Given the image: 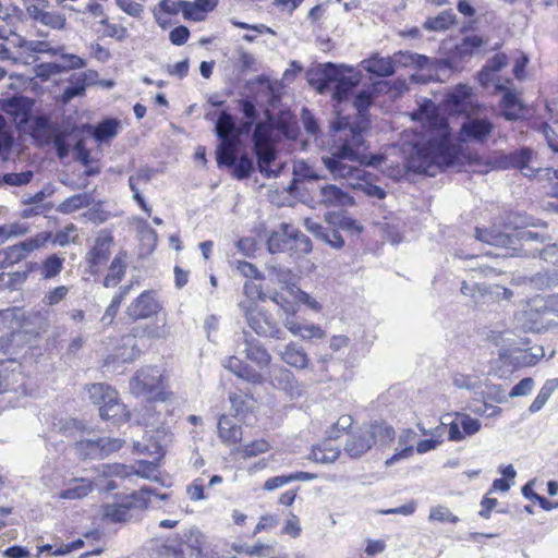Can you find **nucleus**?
I'll list each match as a JSON object with an SVG mask.
<instances>
[{"mask_svg":"<svg viewBox=\"0 0 558 558\" xmlns=\"http://www.w3.org/2000/svg\"><path fill=\"white\" fill-rule=\"evenodd\" d=\"M430 136L412 146L407 160L409 171L435 177L441 169L454 165L457 151L451 143V129L446 118L429 117Z\"/></svg>","mask_w":558,"mask_h":558,"instance_id":"1","label":"nucleus"},{"mask_svg":"<svg viewBox=\"0 0 558 558\" xmlns=\"http://www.w3.org/2000/svg\"><path fill=\"white\" fill-rule=\"evenodd\" d=\"M375 95L371 90L359 92L353 99V107L356 110L354 117L341 116L338 113L333 122V129L342 132L341 148L338 149L340 157H356L359 149L364 145V135L371 128V116L368 109L373 106Z\"/></svg>","mask_w":558,"mask_h":558,"instance_id":"2","label":"nucleus"},{"mask_svg":"<svg viewBox=\"0 0 558 558\" xmlns=\"http://www.w3.org/2000/svg\"><path fill=\"white\" fill-rule=\"evenodd\" d=\"M446 106L451 114L465 116L460 128L461 141L474 143L487 141L494 130V124L488 119L476 116L482 106L474 98L470 86L457 85L447 96Z\"/></svg>","mask_w":558,"mask_h":558,"instance_id":"3","label":"nucleus"},{"mask_svg":"<svg viewBox=\"0 0 558 558\" xmlns=\"http://www.w3.org/2000/svg\"><path fill=\"white\" fill-rule=\"evenodd\" d=\"M305 78L319 94L332 90V100L341 105L359 86L362 74L352 66L327 62L307 69Z\"/></svg>","mask_w":558,"mask_h":558,"instance_id":"4","label":"nucleus"},{"mask_svg":"<svg viewBox=\"0 0 558 558\" xmlns=\"http://www.w3.org/2000/svg\"><path fill=\"white\" fill-rule=\"evenodd\" d=\"M341 148V137H339V143L335 144L331 147L330 156L323 157V162L325 167L329 170V172L333 175V178H360L361 170L357 167L349 165L348 162H359L360 165H365L369 167H378L384 157L380 155H371L367 156L365 151L368 146L366 140L364 138V145L359 149L357 156L352 158L340 157L338 156V149Z\"/></svg>","mask_w":558,"mask_h":558,"instance_id":"5","label":"nucleus"},{"mask_svg":"<svg viewBox=\"0 0 558 558\" xmlns=\"http://www.w3.org/2000/svg\"><path fill=\"white\" fill-rule=\"evenodd\" d=\"M150 495H154L161 500H165L168 497L167 494H156L149 487L144 486L138 492H134L131 495L132 500H129L128 502L108 504L104 506V517L114 523L125 522L130 518L129 512L131 507H147Z\"/></svg>","mask_w":558,"mask_h":558,"instance_id":"6","label":"nucleus"},{"mask_svg":"<svg viewBox=\"0 0 558 558\" xmlns=\"http://www.w3.org/2000/svg\"><path fill=\"white\" fill-rule=\"evenodd\" d=\"M242 144L231 147L226 144V149L216 150V160L218 167H228L233 169V177L238 180H244L251 175L254 170L253 159L247 154H240Z\"/></svg>","mask_w":558,"mask_h":558,"instance_id":"7","label":"nucleus"},{"mask_svg":"<svg viewBox=\"0 0 558 558\" xmlns=\"http://www.w3.org/2000/svg\"><path fill=\"white\" fill-rule=\"evenodd\" d=\"M461 292L469 295L475 303H487L500 299L509 300L512 291L500 284H489L487 281H463Z\"/></svg>","mask_w":558,"mask_h":558,"instance_id":"8","label":"nucleus"},{"mask_svg":"<svg viewBox=\"0 0 558 558\" xmlns=\"http://www.w3.org/2000/svg\"><path fill=\"white\" fill-rule=\"evenodd\" d=\"M50 238V232H40L34 238L0 250V268L9 267L24 259L31 252L47 243Z\"/></svg>","mask_w":558,"mask_h":558,"instance_id":"9","label":"nucleus"},{"mask_svg":"<svg viewBox=\"0 0 558 558\" xmlns=\"http://www.w3.org/2000/svg\"><path fill=\"white\" fill-rule=\"evenodd\" d=\"M533 156V149L521 147L513 151L499 153L495 156L494 165L502 170L520 169L524 175L532 177L535 173V169L530 167Z\"/></svg>","mask_w":558,"mask_h":558,"instance_id":"10","label":"nucleus"},{"mask_svg":"<svg viewBox=\"0 0 558 558\" xmlns=\"http://www.w3.org/2000/svg\"><path fill=\"white\" fill-rule=\"evenodd\" d=\"M124 441L120 438L82 439L76 441L75 447L81 456L90 459H101L117 452Z\"/></svg>","mask_w":558,"mask_h":558,"instance_id":"11","label":"nucleus"},{"mask_svg":"<svg viewBox=\"0 0 558 558\" xmlns=\"http://www.w3.org/2000/svg\"><path fill=\"white\" fill-rule=\"evenodd\" d=\"M448 426V439L450 441H461L465 437H471L481 430L482 424L477 418L471 417L465 413H456L454 420L445 423L441 422L435 430L439 432Z\"/></svg>","mask_w":558,"mask_h":558,"instance_id":"12","label":"nucleus"},{"mask_svg":"<svg viewBox=\"0 0 558 558\" xmlns=\"http://www.w3.org/2000/svg\"><path fill=\"white\" fill-rule=\"evenodd\" d=\"M162 376L157 367H144L140 369L130 383L131 391L137 397L149 399L153 392H157L161 386Z\"/></svg>","mask_w":558,"mask_h":558,"instance_id":"13","label":"nucleus"},{"mask_svg":"<svg viewBox=\"0 0 558 558\" xmlns=\"http://www.w3.org/2000/svg\"><path fill=\"white\" fill-rule=\"evenodd\" d=\"M158 461H140L137 466H126L120 463L113 464H102L99 466V473L105 477L119 476V477H128L131 474L140 475L144 478H154L156 477V465Z\"/></svg>","mask_w":558,"mask_h":558,"instance_id":"14","label":"nucleus"},{"mask_svg":"<svg viewBox=\"0 0 558 558\" xmlns=\"http://www.w3.org/2000/svg\"><path fill=\"white\" fill-rule=\"evenodd\" d=\"M205 536L196 529H191L182 533L181 542L175 548H167V558H186L187 555H201Z\"/></svg>","mask_w":558,"mask_h":558,"instance_id":"15","label":"nucleus"},{"mask_svg":"<svg viewBox=\"0 0 558 558\" xmlns=\"http://www.w3.org/2000/svg\"><path fill=\"white\" fill-rule=\"evenodd\" d=\"M268 379L274 388L284 391L291 398H299L304 392L294 374L283 366L275 367L269 372Z\"/></svg>","mask_w":558,"mask_h":558,"instance_id":"16","label":"nucleus"},{"mask_svg":"<svg viewBox=\"0 0 558 558\" xmlns=\"http://www.w3.org/2000/svg\"><path fill=\"white\" fill-rule=\"evenodd\" d=\"M248 326L262 337L274 339H284V331L278 326L277 322L264 312L252 313L247 316Z\"/></svg>","mask_w":558,"mask_h":558,"instance_id":"17","label":"nucleus"},{"mask_svg":"<svg viewBox=\"0 0 558 558\" xmlns=\"http://www.w3.org/2000/svg\"><path fill=\"white\" fill-rule=\"evenodd\" d=\"M235 130L236 123L233 117L226 111L220 112L215 124V133L220 140V144L216 150L226 149V144H230L231 147L242 144L241 138H238L236 134H234Z\"/></svg>","mask_w":558,"mask_h":558,"instance_id":"18","label":"nucleus"},{"mask_svg":"<svg viewBox=\"0 0 558 558\" xmlns=\"http://www.w3.org/2000/svg\"><path fill=\"white\" fill-rule=\"evenodd\" d=\"M158 310L159 304L155 300L154 294L146 291L132 302V304L126 310V314L130 318L137 320L156 314Z\"/></svg>","mask_w":558,"mask_h":558,"instance_id":"19","label":"nucleus"},{"mask_svg":"<svg viewBox=\"0 0 558 558\" xmlns=\"http://www.w3.org/2000/svg\"><path fill=\"white\" fill-rule=\"evenodd\" d=\"M243 344L242 350L246 357L255 363L262 371L268 368L271 363V355L267 349L256 339L248 337L246 332H243Z\"/></svg>","mask_w":558,"mask_h":558,"instance_id":"20","label":"nucleus"},{"mask_svg":"<svg viewBox=\"0 0 558 558\" xmlns=\"http://www.w3.org/2000/svg\"><path fill=\"white\" fill-rule=\"evenodd\" d=\"M223 366L239 378L248 383L260 385L266 380L265 376L260 372L244 363L236 356H229L226 359Z\"/></svg>","mask_w":558,"mask_h":558,"instance_id":"21","label":"nucleus"},{"mask_svg":"<svg viewBox=\"0 0 558 558\" xmlns=\"http://www.w3.org/2000/svg\"><path fill=\"white\" fill-rule=\"evenodd\" d=\"M136 338L166 339L170 335V328L165 317H156L154 322L137 324L131 330Z\"/></svg>","mask_w":558,"mask_h":558,"instance_id":"22","label":"nucleus"},{"mask_svg":"<svg viewBox=\"0 0 558 558\" xmlns=\"http://www.w3.org/2000/svg\"><path fill=\"white\" fill-rule=\"evenodd\" d=\"M140 355V349L136 344V337L131 331L130 335L121 338V343L116 348L114 352L107 357V363H129Z\"/></svg>","mask_w":558,"mask_h":558,"instance_id":"23","label":"nucleus"},{"mask_svg":"<svg viewBox=\"0 0 558 558\" xmlns=\"http://www.w3.org/2000/svg\"><path fill=\"white\" fill-rule=\"evenodd\" d=\"M59 126L51 123L47 117L39 116L32 123L31 135L39 146L50 145Z\"/></svg>","mask_w":558,"mask_h":558,"instance_id":"24","label":"nucleus"},{"mask_svg":"<svg viewBox=\"0 0 558 558\" xmlns=\"http://www.w3.org/2000/svg\"><path fill=\"white\" fill-rule=\"evenodd\" d=\"M372 447V437H369L366 426L364 425L349 436L344 446V451L351 458H360Z\"/></svg>","mask_w":558,"mask_h":558,"instance_id":"25","label":"nucleus"},{"mask_svg":"<svg viewBox=\"0 0 558 558\" xmlns=\"http://www.w3.org/2000/svg\"><path fill=\"white\" fill-rule=\"evenodd\" d=\"M160 430H156V436L146 435L143 441L134 444V450L138 453H147L154 461H159L165 454L167 435L163 433L162 439L159 438Z\"/></svg>","mask_w":558,"mask_h":558,"instance_id":"26","label":"nucleus"},{"mask_svg":"<svg viewBox=\"0 0 558 558\" xmlns=\"http://www.w3.org/2000/svg\"><path fill=\"white\" fill-rule=\"evenodd\" d=\"M278 354L282 362L291 367L298 369H304L308 366V355L303 349L295 342H289L284 347L278 350Z\"/></svg>","mask_w":558,"mask_h":558,"instance_id":"27","label":"nucleus"},{"mask_svg":"<svg viewBox=\"0 0 558 558\" xmlns=\"http://www.w3.org/2000/svg\"><path fill=\"white\" fill-rule=\"evenodd\" d=\"M534 310L539 315V320H534V326L532 327L533 329L539 331L550 326H557V323L548 316L558 313V294L547 298L545 301H543L542 305H537L535 303Z\"/></svg>","mask_w":558,"mask_h":558,"instance_id":"28","label":"nucleus"},{"mask_svg":"<svg viewBox=\"0 0 558 558\" xmlns=\"http://www.w3.org/2000/svg\"><path fill=\"white\" fill-rule=\"evenodd\" d=\"M27 12L32 19L54 29H62L65 25V16L59 12L45 11L36 4L27 7Z\"/></svg>","mask_w":558,"mask_h":558,"instance_id":"29","label":"nucleus"},{"mask_svg":"<svg viewBox=\"0 0 558 558\" xmlns=\"http://www.w3.org/2000/svg\"><path fill=\"white\" fill-rule=\"evenodd\" d=\"M99 414L104 420H111L113 424H120L130 420V413L123 403L119 402L118 392L112 401L109 399L99 408Z\"/></svg>","mask_w":558,"mask_h":558,"instance_id":"30","label":"nucleus"},{"mask_svg":"<svg viewBox=\"0 0 558 558\" xmlns=\"http://www.w3.org/2000/svg\"><path fill=\"white\" fill-rule=\"evenodd\" d=\"M253 150L257 158L258 171L266 178L278 177L279 173L270 169L271 162L277 157V153L272 144L253 146Z\"/></svg>","mask_w":558,"mask_h":558,"instance_id":"31","label":"nucleus"},{"mask_svg":"<svg viewBox=\"0 0 558 558\" xmlns=\"http://www.w3.org/2000/svg\"><path fill=\"white\" fill-rule=\"evenodd\" d=\"M475 236L477 240L492 246H496L497 248H508L514 244V240L511 235L494 229L476 228Z\"/></svg>","mask_w":558,"mask_h":558,"instance_id":"32","label":"nucleus"},{"mask_svg":"<svg viewBox=\"0 0 558 558\" xmlns=\"http://www.w3.org/2000/svg\"><path fill=\"white\" fill-rule=\"evenodd\" d=\"M362 65L368 73L379 77H388L396 72L391 57L384 58L375 54L364 60Z\"/></svg>","mask_w":558,"mask_h":558,"instance_id":"33","label":"nucleus"},{"mask_svg":"<svg viewBox=\"0 0 558 558\" xmlns=\"http://www.w3.org/2000/svg\"><path fill=\"white\" fill-rule=\"evenodd\" d=\"M320 202L326 206H347L353 203L352 197L337 185L320 187Z\"/></svg>","mask_w":558,"mask_h":558,"instance_id":"34","label":"nucleus"},{"mask_svg":"<svg viewBox=\"0 0 558 558\" xmlns=\"http://www.w3.org/2000/svg\"><path fill=\"white\" fill-rule=\"evenodd\" d=\"M218 433L222 441L236 444L242 438L241 426L232 417L222 415L218 422Z\"/></svg>","mask_w":558,"mask_h":558,"instance_id":"35","label":"nucleus"},{"mask_svg":"<svg viewBox=\"0 0 558 558\" xmlns=\"http://www.w3.org/2000/svg\"><path fill=\"white\" fill-rule=\"evenodd\" d=\"M393 68H407L415 65L418 69H425L430 64V59L424 54H418L411 51H398L391 56Z\"/></svg>","mask_w":558,"mask_h":558,"instance_id":"36","label":"nucleus"},{"mask_svg":"<svg viewBox=\"0 0 558 558\" xmlns=\"http://www.w3.org/2000/svg\"><path fill=\"white\" fill-rule=\"evenodd\" d=\"M33 102L24 97L9 98L5 104V111L15 117L20 123H25L29 119Z\"/></svg>","mask_w":558,"mask_h":558,"instance_id":"37","label":"nucleus"},{"mask_svg":"<svg viewBox=\"0 0 558 558\" xmlns=\"http://www.w3.org/2000/svg\"><path fill=\"white\" fill-rule=\"evenodd\" d=\"M314 478H316L315 474L310 473V472H301L300 471V472H294V473H290V474H283V475L270 477L264 483L263 487L265 490L270 492V490H275L279 487H282V486L288 485L295 481H312Z\"/></svg>","mask_w":558,"mask_h":558,"instance_id":"38","label":"nucleus"},{"mask_svg":"<svg viewBox=\"0 0 558 558\" xmlns=\"http://www.w3.org/2000/svg\"><path fill=\"white\" fill-rule=\"evenodd\" d=\"M291 232V226L286 223L281 225V231L272 232L267 241L268 251L271 254L278 252L290 251L292 247L289 233Z\"/></svg>","mask_w":558,"mask_h":558,"instance_id":"39","label":"nucleus"},{"mask_svg":"<svg viewBox=\"0 0 558 558\" xmlns=\"http://www.w3.org/2000/svg\"><path fill=\"white\" fill-rule=\"evenodd\" d=\"M111 243L112 236L109 234H102L96 239L95 245L89 252L92 267L101 265L108 259Z\"/></svg>","mask_w":558,"mask_h":558,"instance_id":"40","label":"nucleus"},{"mask_svg":"<svg viewBox=\"0 0 558 558\" xmlns=\"http://www.w3.org/2000/svg\"><path fill=\"white\" fill-rule=\"evenodd\" d=\"M120 122L116 119H105L96 126H90L92 136L95 141L102 143L117 136Z\"/></svg>","mask_w":558,"mask_h":558,"instance_id":"41","label":"nucleus"},{"mask_svg":"<svg viewBox=\"0 0 558 558\" xmlns=\"http://www.w3.org/2000/svg\"><path fill=\"white\" fill-rule=\"evenodd\" d=\"M365 426L373 445L387 444L395 438V429L388 424L375 422Z\"/></svg>","mask_w":558,"mask_h":558,"instance_id":"42","label":"nucleus"},{"mask_svg":"<svg viewBox=\"0 0 558 558\" xmlns=\"http://www.w3.org/2000/svg\"><path fill=\"white\" fill-rule=\"evenodd\" d=\"M340 454V450L333 447L330 440H325L322 445L313 447L312 458L319 463H332Z\"/></svg>","mask_w":558,"mask_h":558,"instance_id":"43","label":"nucleus"},{"mask_svg":"<svg viewBox=\"0 0 558 558\" xmlns=\"http://www.w3.org/2000/svg\"><path fill=\"white\" fill-rule=\"evenodd\" d=\"M93 198L88 193L75 194L58 205L57 210L61 214H71L90 205Z\"/></svg>","mask_w":558,"mask_h":558,"instance_id":"44","label":"nucleus"},{"mask_svg":"<svg viewBox=\"0 0 558 558\" xmlns=\"http://www.w3.org/2000/svg\"><path fill=\"white\" fill-rule=\"evenodd\" d=\"M454 22L456 15L451 10L442 11L437 16L428 17L424 23V27L428 31L441 32L448 29Z\"/></svg>","mask_w":558,"mask_h":558,"instance_id":"45","label":"nucleus"},{"mask_svg":"<svg viewBox=\"0 0 558 558\" xmlns=\"http://www.w3.org/2000/svg\"><path fill=\"white\" fill-rule=\"evenodd\" d=\"M89 399L99 408L109 399L116 398V390L106 384H93L87 388Z\"/></svg>","mask_w":558,"mask_h":558,"instance_id":"46","label":"nucleus"},{"mask_svg":"<svg viewBox=\"0 0 558 558\" xmlns=\"http://www.w3.org/2000/svg\"><path fill=\"white\" fill-rule=\"evenodd\" d=\"M291 290V287H287L282 289V291H271L269 293V300L274 301L277 305H279L286 315L295 314L296 308L295 304L291 298L293 299V294H289V291Z\"/></svg>","mask_w":558,"mask_h":558,"instance_id":"47","label":"nucleus"},{"mask_svg":"<svg viewBox=\"0 0 558 558\" xmlns=\"http://www.w3.org/2000/svg\"><path fill=\"white\" fill-rule=\"evenodd\" d=\"M291 290V287H287L282 289V291H271L269 293V300L274 301L277 305H279L286 315L295 314L296 308L295 304L291 298L293 299V294H289V291Z\"/></svg>","mask_w":558,"mask_h":558,"instance_id":"48","label":"nucleus"},{"mask_svg":"<svg viewBox=\"0 0 558 558\" xmlns=\"http://www.w3.org/2000/svg\"><path fill=\"white\" fill-rule=\"evenodd\" d=\"M92 490V484L85 478L74 481V485L62 490L60 497L63 499H80L87 496Z\"/></svg>","mask_w":558,"mask_h":558,"instance_id":"49","label":"nucleus"},{"mask_svg":"<svg viewBox=\"0 0 558 558\" xmlns=\"http://www.w3.org/2000/svg\"><path fill=\"white\" fill-rule=\"evenodd\" d=\"M289 235L290 239L292 240V247H290V251L302 255L307 254L312 251V241L303 232L291 227V232L289 233Z\"/></svg>","mask_w":558,"mask_h":558,"instance_id":"50","label":"nucleus"},{"mask_svg":"<svg viewBox=\"0 0 558 558\" xmlns=\"http://www.w3.org/2000/svg\"><path fill=\"white\" fill-rule=\"evenodd\" d=\"M71 133L72 131L70 128L60 125L53 135L52 143L60 159H63L69 155L70 144L68 143V137L71 135Z\"/></svg>","mask_w":558,"mask_h":558,"instance_id":"51","label":"nucleus"},{"mask_svg":"<svg viewBox=\"0 0 558 558\" xmlns=\"http://www.w3.org/2000/svg\"><path fill=\"white\" fill-rule=\"evenodd\" d=\"M234 66L240 73L246 71H256V59L247 52L243 47H236L234 50Z\"/></svg>","mask_w":558,"mask_h":558,"instance_id":"52","label":"nucleus"},{"mask_svg":"<svg viewBox=\"0 0 558 558\" xmlns=\"http://www.w3.org/2000/svg\"><path fill=\"white\" fill-rule=\"evenodd\" d=\"M70 85L66 86L61 95V101L63 104L70 102L75 97H82L85 95L86 87L80 80L77 74L71 75L69 78Z\"/></svg>","mask_w":558,"mask_h":558,"instance_id":"53","label":"nucleus"},{"mask_svg":"<svg viewBox=\"0 0 558 558\" xmlns=\"http://www.w3.org/2000/svg\"><path fill=\"white\" fill-rule=\"evenodd\" d=\"M484 44V40L478 35L465 36L459 45H457V52L460 57L473 56Z\"/></svg>","mask_w":558,"mask_h":558,"instance_id":"54","label":"nucleus"},{"mask_svg":"<svg viewBox=\"0 0 558 558\" xmlns=\"http://www.w3.org/2000/svg\"><path fill=\"white\" fill-rule=\"evenodd\" d=\"M428 521L456 524L459 522V518L454 515L447 507L439 505L430 508Z\"/></svg>","mask_w":558,"mask_h":558,"instance_id":"55","label":"nucleus"},{"mask_svg":"<svg viewBox=\"0 0 558 558\" xmlns=\"http://www.w3.org/2000/svg\"><path fill=\"white\" fill-rule=\"evenodd\" d=\"M230 266L234 269V276H242L245 279H259L257 268L245 260H231Z\"/></svg>","mask_w":558,"mask_h":558,"instance_id":"56","label":"nucleus"},{"mask_svg":"<svg viewBox=\"0 0 558 558\" xmlns=\"http://www.w3.org/2000/svg\"><path fill=\"white\" fill-rule=\"evenodd\" d=\"M233 550L245 553L248 556H267L272 551V547L267 544L257 543L255 545L233 544Z\"/></svg>","mask_w":558,"mask_h":558,"instance_id":"57","label":"nucleus"},{"mask_svg":"<svg viewBox=\"0 0 558 558\" xmlns=\"http://www.w3.org/2000/svg\"><path fill=\"white\" fill-rule=\"evenodd\" d=\"M64 258L58 256L57 254H52L44 262L43 265V274L49 279L59 275L62 269Z\"/></svg>","mask_w":558,"mask_h":558,"instance_id":"58","label":"nucleus"},{"mask_svg":"<svg viewBox=\"0 0 558 558\" xmlns=\"http://www.w3.org/2000/svg\"><path fill=\"white\" fill-rule=\"evenodd\" d=\"M270 136H271V132L265 123H263V122L255 123L253 134H252L253 146L270 145L271 144Z\"/></svg>","mask_w":558,"mask_h":558,"instance_id":"59","label":"nucleus"},{"mask_svg":"<svg viewBox=\"0 0 558 558\" xmlns=\"http://www.w3.org/2000/svg\"><path fill=\"white\" fill-rule=\"evenodd\" d=\"M125 253L118 254L111 262V265L109 267V274L105 279H121L125 275Z\"/></svg>","mask_w":558,"mask_h":558,"instance_id":"60","label":"nucleus"},{"mask_svg":"<svg viewBox=\"0 0 558 558\" xmlns=\"http://www.w3.org/2000/svg\"><path fill=\"white\" fill-rule=\"evenodd\" d=\"M75 231L76 227L74 225H69L63 230L58 231L54 235L51 234V238L47 242L51 241L54 245L65 246L74 241L75 235H73V233Z\"/></svg>","mask_w":558,"mask_h":558,"instance_id":"61","label":"nucleus"},{"mask_svg":"<svg viewBox=\"0 0 558 558\" xmlns=\"http://www.w3.org/2000/svg\"><path fill=\"white\" fill-rule=\"evenodd\" d=\"M33 171H24L20 173H5L3 174L1 182L7 185L22 186L31 182L33 179Z\"/></svg>","mask_w":558,"mask_h":558,"instance_id":"62","label":"nucleus"},{"mask_svg":"<svg viewBox=\"0 0 558 558\" xmlns=\"http://www.w3.org/2000/svg\"><path fill=\"white\" fill-rule=\"evenodd\" d=\"M289 294H293V300H296L305 305H307L311 310L316 312L320 311L322 305L315 299H313L308 293L302 291L300 288H296L295 284L291 286V290Z\"/></svg>","mask_w":558,"mask_h":558,"instance_id":"63","label":"nucleus"},{"mask_svg":"<svg viewBox=\"0 0 558 558\" xmlns=\"http://www.w3.org/2000/svg\"><path fill=\"white\" fill-rule=\"evenodd\" d=\"M186 495L192 501L206 499L205 484L202 477L195 478L190 485L186 486Z\"/></svg>","mask_w":558,"mask_h":558,"instance_id":"64","label":"nucleus"}]
</instances>
